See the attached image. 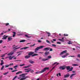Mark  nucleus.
I'll use <instances>...</instances> for the list:
<instances>
[{
	"label": "nucleus",
	"mask_w": 80,
	"mask_h": 80,
	"mask_svg": "<svg viewBox=\"0 0 80 80\" xmlns=\"http://www.w3.org/2000/svg\"><path fill=\"white\" fill-rule=\"evenodd\" d=\"M49 69V68L48 67H47L45 68H44L43 70H42L41 71L38 72H36V74H39V73H43V72H45L46 70H48Z\"/></svg>",
	"instance_id": "obj_1"
},
{
	"label": "nucleus",
	"mask_w": 80,
	"mask_h": 80,
	"mask_svg": "<svg viewBox=\"0 0 80 80\" xmlns=\"http://www.w3.org/2000/svg\"><path fill=\"white\" fill-rule=\"evenodd\" d=\"M45 47L44 46H42L38 47H37L36 48H35L34 52L35 53H37V51L39 49H41V48H43Z\"/></svg>",
	"instance_id": "obj_2"
},
{
	"label": "nucleus",
	"mask_w": 80,
	"mask_h": 80,
	"mask_svg": "<svg viewBox=\"0 0 80 80\" xmlns=\"http://www.w3.org/2000/svg\"><path fill=\"white\" fill-rule=\"evenodd\" d=\"M22 76V78H21L20 80H26L27 78H29V76H26H26L25 75H22L21 76Z\"/></svg>",
	"instance_id": "obj_3"
},
{
	"label": "nucleus",
	"mask_w": 80,
	"mask_h": 80,
	"mask_svg": "<svg viewBox=\"0 0 80 80\" xmlns=\"http://www.w3.org/2000/svg\"><path fill=\"white\" fill-rule=\"evenodd\" d=\"M59 69L60 70H65L66 68V66H62L60 67L59 68Z\"/></svg>",
	"instance_id": "obj_4"
},
{
	"label": "nucleus",
	"mask_w": 80,
	"mask_h": 80,
	"mask_svg": "<svg viewBox=\"0 0 80 80\" xmlns=\"http://www.w3.org/2000/svg\"><path fill=\"white\" fill-rule=\"evenodd\" d=\"M24 70L26 71H25V72L28 73L29 72H30V71L32 70V69H31L30 68H29L25 69ZM26 70H27V71H26Z\"/></svg>",
	"instance_id": "obj_5"
},
{
	"label": "nucleus",
	"mask_w": 80,
	"mask_h": 80,
	"mask_svg": "<svg viewBox=\"0 0 80 80\" xmlns=\"http://www.w3.org/2000/svg\"><path fill=\"white\" fill-rule=\"evenodd\" d=\"M70 74L68 73L64 76V78H68L70 77Z\"/></svg>",
	"instance_id": "obj_6"
},
{
	"label": "nucleus",
	"mask_w": 80,
	"mask_h": 80,
	"mask_svg": "<svg viewBox=\"0 0 80 80\" xmlns=\"http://www.w3.org/2000/svg\"><path fill=\"white\" fill-rule=\"evenodd\" d=\"M8 36H6L5 35H4L3 36V37L2 39V40H6V39H7V38H8Z\"/></svg>",
	"instance_id": "obj_7"
},
{
	"label": "nucleus",
	"mask_w": 80,
	"mask_h": 80,
	"mask_svg": "<svg viewBox=\"0 0 80 80\" xmlns=\"http://www.w3.org/2000/svg\"><path fill=\"white\" fill-rule=\"evenodd\" d=\"M67 51L66 50L60 53V55H63L64 53H67Z\"/></svg>",
	"instance_id": "obj_8"
},
{
	"label": "nucleus",
	"mask_w": 80,
	"mask_h": 80,
	"mask_svg": "<svg viewBox=\"0 0 80 80\" xmlns=\"http://www.w3.org/2000/svg\"><path fill=\"white\" fill-rule=\"evenodd\" d=\"M50 50V48H44L43 49V50L44 51H48Z\"/></svg>",
	"instance_id": "obj_9"
},
{
	"label": "nucleus",
	"mask_w": 80,
	"mask_h": 80,
	"mask_svg": "<svg viewBox=\"0 0 80 80\" xmlns=\"http://www.w3.org/2000/svg\"><path fill=\"white\" fill-rule=\"evenodd\" d=\"M14 53V52H11L9 53H8L7 54L8 56H10V55H12Z\"/></svg>",
	"instance_id": "obj_10"
},
{
	"label": "nucleus",
	"mask_w": 80,
	"mask_h": 80,
	"mask_svg": "<svg viewBox=\"0 0 80 80\" xmlns=\"http://www.w3.org/2000/svg\"><path fill=\"white\" fill-rule=\"evenodd\" d=\"M63 39H64V38H62V39H58V40H59V41H61V42H64V40Z\"/></svg>",
	"instance_id": "obj_11"
},
{
	"label": "nucleus",
	"mask_w": 80,
	"mask_h": 80,
	"mask_svg": "<svg viewBox=\"0 0 80 80\" xmlns=\"http://www.w3.org/2000/svg\"><path fill=\"white\" fill-rule=\"evenodd\" d=\"M74 75H76V73H74V74H72L70 76V78H71V79H72L73 78H72V77H73Z\"/></svg>",
	"instance_id": "obj_12"
},
{
	"label": "nucleus",
	"mask_w": 80,
	"mask_h": 80,
	"mask_svg": "<svg viewBox=\"0 0 80 80\" xmlns=\"http://www.w3.org/2000/svg\"><path fill=\"white\" fill-rule=\"evenodd\" d=\"M27 48H29V47H25L21 48V50H26Z\"/></svg>",
	"instance_id": "obj_13"
},
{
	"label": "nucleus",
	"mask_w": 80,
	"mask_h": 80,
	"mask_svg": "<svg viewBox=\"0 0 80 80\" xmlns=\"http://www.w3.org/2000/svg\"><path fill=\"white\" fill-rule=\"evenodd\" d=\"M25 58L26 59H28V58H30V56H29L28 55H26L25 56Z\"/></svg>",
	"instance_id": "obj_14"
},
{
	"label": "nucleus",
	"mask_w": 80,
	"mask_h": 80,
	"mask_svg": "<svg viewBox=\"0 0 80 80\" xmlns=\"http://www.w3.org/2000/svg\"><path fill=\"white\" fill-rule=\"evenodd\" d=\"M34 53H35V52H31L29 53L28 55L29 56H30V55H32V54H33Z\"/></svg>",
	"instance_id": "obj_15"
},
{
	"label": "nucleus",
	"mask_w": 80,
	"mask_h": 80,
	"mask_svg": "<svg viewBox=\"0 0 80 80\" xmlns=\"http://www.w3.org/2000/svg\"><path fill=\"white\" fill-rule=\"evenodd\" d=\"M49 53L50 52H49L46 51L45 52L44 55H48V54H49Z\"/></svg>",
	"instance_id": "obj_16"
},
{
	"label": "nucleus",
	"mask_w": 80,
	"mask_h": 80,
	"mask_svg": "<svg viewBox=\"0 0 80 80\" xmlns=\"http://www.w3.org/2000/svg\"><path fill=\"white\" fill-rule=\"evenodd\" d=\"M49 58H46L45 59V58H43L42 59V61H43V62H45V61H47V60H49Z\"/></svg>",
	"instance_id": "obj_17"
},
{
	"label": "nucleus",
	"mask_w": 80,
	"mask_h": 80,
	"mask_svg": "<svg viewBox=\"0 0 80 80\" xmlns=\"http://www.w3.org/2000/svg\"><path fill=\"white\" fill-rule=\"evenodd\" d=\"M29 62L30 63H31V64H33V63H35L34 61H32V60H29Z\"/></svg>",
	"instance_id": "obj_18"
},
{
	"label": "nucleus",
	"mask_w": 80,
	"mask_h": 80,
	"mask_svg": "<svg viewBox=\"0 0 80 80\" xmlns=\"http://www.w3.org/2000/svg\"><path fill=\"white\" fill-rule=\"evenodd\" d=\"M15 56H12V57L11 56H9V59L10 60H12V58H13V57H14Z\"/></svg>",
	"instance_id": "obj_19"
},
{
	"label": "nucleus",
	"mask_w": 80,
	"mask_h": 80,
	"mask_svg": "<svg viewBox=\"0 0 80 80\" xmlns=\"http://www.w3.org/2000/svg\"><path fill=\"white\" fill-rule=\"evenodd\" d=\"M12 33H13V34H12V37H15V35L16 34V32H12Z\"/></svg>",
	"instance_id": "obj_20"
},
{
	"label": "nucleus",
	"mask_w": 80,
	"mask_h": 80,
	"mask_svg": "<svg viewBox=\"0 0 80 80\" xmlns=\"http://www.w3.org/2000/svg\"><path fill=\"white\" fill-rule=\"evenodd\" d=\"M8 40L9 41H11L12 40V38L11 37H8Z\"/></svg>",
	"instance_id": "obj_21"
},
{
	"label": "nucleus",
	"mask_w": 80,
	"mask_h": 80,
	"mask_svg": "<svg viewBox=\"0 0 80 80\" xmlns=\"http://www.w3.org/2000/svg\"><path fill=\"white\" fill-rule=\"evenodd\" d=\"M30 66H31V65L30 64V65H28L27 66L24 67V68H29V67H30Z\"/></svg>",
	"instance_id": "obj_22"
},
{
	"label": "nucleus",
	"mask_w": 80,
	"mask_h": 80,
	"mask_svg": "<svg viewBox=\"0 0 80 80\" xmlns=\"http://www.w3.org/2000/svg\"><path fill=\"white\" fill-rule=\"evenodd\" d=\"M66 68L67 70H70V66L66 67Z\"/></svg>",
	"instance_id": "obj_23"
},
{
	"label": "nucleus",
	"mask_w": 80,
	"mask_h": 80,
	"mask_svg": "<svg viewBox=\"0 0 80 80\" xmlns=\"http://www.w3.org/2000/svg\"><path fill=\"white\" fill-rule=\"evenodd\" d=\"M38 55L37 53H35L33 55H32V57H34L35 56H38Z\"/></svg>",
	"instance_id": "obj_24"
},
{
	"label": "nucleus",
	"mask_w": 80,
	"mask_h": 80,
	"mask_svg": "<svg viewBox=\"0 0 80 80\" xmlns=\"http://www.w3.org/2000/svg\"><path fill=\"white\" fill-rule=\"evenodd\" d=\"M25 36L27 38H30L31 37V36H28V35L27 34H25Z\"/></svg>",
	"instance_id": "obj_25"
},
{
	"label": "nucleus",
	"mask_w": 80,
	"mask_h": 80,
	"mask_svg": "<svg viewBox=\"0 0 80 80\" xmlns=\"http://www.w3.org/2000/svg\"><path fill=\"white\" fill-rule=\"evenodd\" d=\"M20 73H22V72L21 71H19L18 72H17L16 73V75H18V74H20Z\"/></svg>",
	"instance_id": "obj_26"
},
{
	"label": "nucleus",
	"mask_w": 80,
	"mask_h": 80,
	"mask_svg": "<svg viewBox=\"0 0 80 80\" xmlns=\"http://www.w3.org/2000/svg\"><path fill=\"white\" fill-rule=\"evenodd\" d=\"M25 42V40H22L20 41V42Z\"/></svg>",
	"instance_id": "obj_27"
},
{
	"label": "nucleus",
	"mask_w": 80,
	"mask_h": 80,
	"mask_svg": "<svg viewBox=\"0 0 80 80\" xmlns=\"http://www.w3.org/2000/svg\"><path fill=\"white\" fill-rule=\"evenodd\" d=\"M27 73H23L22 74H21L19 75V77H22V76L23 75H27Z\"/></svg>",
	"instance_id": "obj_28"
},
{
	"label": "nucleus",
	"mask_w": 80,
	"mask_h": 80,
	"mask_svg": "<svg viewBox=\"0 0 80 80\" xmlns=\"http://www.w3.org/2000/svg\"><path fill=\"white\" fill-rule=\"evenodd\" d=\"M8 73H9V72H7L3 73V75H7V74H8Z\"/></svg>",
	"instance_id": "obj_29"
},
{
	"label": "nucleus",
	"mask_w": 80,
	"mask_h": 80,
	"mask_svg": "<svg viewBox=\"0 0 80 80\" xmlns=\"http://www.w3.org/2000/svg\"><path fill=\"white\" fill-rule=\"evenodd\" d=\"M4 67H5V66H4V65L2 66V68L1 69V70H3V68H4Z\"/></svg>",
	"instance_id": "obj_30"
},
{
	"label": "nucleus",
	"mask_w": 80,
	"mask_h": 80,
	"mask_svg": "<svg viewBox=\"0 0 80 80\" xmlns=\"http://www.w3.org/2000/svg\"><path fill=\"white\" fill-rule=\"evenodd\" d=\"M73 66L74 67H76L77 66H78V65L77 64H72Z\"/></svg>",
	"instance_id": "obj_31"
},
{
	"label": "nucleus",
	"mask_w": 80,
	"mask_h": 80,
	"mask_svg": "<svg viewBox=\"0 0 80 80\" xmlns=\"http://www.w3.org/2000/svg\"><path fill=\"white\" fill-rule=\"evenodd\" d=\"M5 54H3L2 56H1L0 57H2V58H3L5 57Z\"/></svg>",
	"instance_id": "obj_32"
},
{
	"label": "nucleus",
	"mask_w": 80,
	"mask_h": 80,
	"mask_svg": "<svg viewBox=\"0 0 80 80\" xmlns=\"http://www.w3.org/2000/svg\"><path fill=\"white\" fill-rule=\"evenodd\" d=\"M64 36L65 37H67V36H68V34H64Z\"/></svg>",
	"instance_id": "obj_33"
},
{
	"label": "nucleus",
	"mask_w": 80,
	"mask_h": 80,
	"mask_svg": "<svg viewBox=\"0 0 80 80\" xmlns=\"http://www.w3.org/2000/svg\"><path fill=\"white\" fill-rule=\"evenodd\" d=\"M18 67V65H16L15 66H14L13 68H17V67Z\"/></svg>",
	"instance_id": "obj_34"
},
{
	"label": "nucleus",
	"mask_w": 80,
	"mask_h": 80,
	"mask_svg": "<svg viewBox=\"0 0 80 80\" xmlns=\"http://www.w3.org/2000/svg\"><path fill=\"white\" fill-rule=\"evenodd\" d=\"M4 64V62H1V64H0V65L1 66H2V65H3Z\"/></svg>",
	"instance_id": "obj_35"
},
{
	"label": "nucleus",
	"mask_w": 80,
	"mask_h": 80,
	"mask_svg": "<svg viewBox=\"0 0 80 80\" xmlns=\"http://www.w3.org/2000/svg\"><path fill=\"white\" fill-rule=\"evenodd\" d=\"M48 58H52V56L51 55L49 56L48 57Z\"/></svg>",
	"instance_id": "obj_36"
},
{
	"label": "nucleus",
	"mask_w": 80,
	"mask_h": 80,
	"mask_svg": "<svg viewBox=\"0 0 80 80\" xmlns=\"http://www.w3.org/2000/svg\"><path fill=\"white\" fill-rule=\"evenodd\" d=\"M46 42H47V43H50H50H51L50 42V41H48V40H46Z\"/></svg>",
	"instance_id": "obj_37"
},
{
	"label": "nucleus",
	"mask_w": 80,
	"mask_h": 80,
	"mask_svg": "<svg viewBox=\"0 0 80 80\" xmlns=\"http://www.w3.org/2000/svg\"><path fill=\"white\" fill-rule=\"evenodd\" d=\"M17 77V76H16L15 77L13 78V79H12V80H15V78H16Z\"/></svg>",
	"instance_id": "obj_38"
},
{
	"label": "nucleus",
	"mask_w": 80,
	"mask_h": 80,
	"mask_svg": "<svg viewBox=\"0 0 80 80\" xmlns=\"http://www.w3.org/2000/svg\"><path fill=\"white\" fill-rule=\"evenodd\" d=\"M68 57H73V58H75V56H68Z\"/></svg>",
	"instance_id": "obj_39"
},
{
	"label": "nucleus",
	"mask_w": 80,
	"mask_h": 80,
	"mask_svg": "<svg viewBox=\"0 0 80 80\" xmlns=\"http://www.w3.org/2000/svg\"><path fill=\"white\" fill-rule=\"evenodd\" d=\"M12 48H15V45H14L13 46H12Z\"/></svg>",
	"instance_id": "obj_40"
},
{
	"label": "nucleus",
	"mask_w": 80,
	"mask_h": 80,
	"mask_svg": "<svg viewBox=\"0 0 80 80\" xmlns=\"http://www.w3.org/2000/svg\"><path fill=\"white\" fill-rule=\"evenodd\" d=\"M25 65V64H21L19 65V66H20V67H22V66H24Z\"/></svg>",
	"instance_id": "obj_41"
},
{
	"label": "nucleus",
	"mask_w": 80,
	"mask_h": 80,
	"mask_svg": "<svg viewBox=\"0 0 80 80\" xmlns=\"http://www.w3.org/2000/svg\"><path fill=\"white\" fill-rule=\"evenodd\" d=\"M62 58H65V57H66V56L65 55H64L63 56H62Z\"/></svg>",
	"instance_id": "obj_42"
},
{
	"label": "nucleus",
	"mask_w": 80,
	"mask_h": 80,
	"mask_svg": "<svg viewBox=\"0 0 80 80\" xmlns=\"http://www.w3.org/2000/svg\"><path fill=\"white\" fill-rule=\"evenodd\" d=\"M72 70H73V67H72L70 68L69 71H72Z\"/></svg>",
	"instance_id": "obj_43"
},
{
	"label": "nucleus",
	"mask_w": 80,
	"mask_h": 80,
	"mask_svg": "<svg viewBox=\"0 0 80 80\" xmlns=\"http://www.w3.org/2000/svg\"><path fill=\"white\" fill-rule=\"evenodd\" d=\"M9 65L10 66H11L12 65H13V63H11Z\"/></svg>",
	"instance_id": "obj_44"
},
{
	"label": "nucleus",
	"mask_w": 80,
	"mask_h": 80,
	"mask_svg": "<svg viewBox=\"0 0 80 80\" xmlns=\"http://www.w3.org/2000/svg\"><path fill=\"white\" fill-rule=\"evenodd\" d=\"M6 26H8V25H9V23H7L5 24Z\"/></svg>",
	"instance_id": "obj_45"
},
{
	"label": "nucleus",
	"mask_w": 80,
	"mask_h": 80,
	"mask_svg": "<svg viewBox=\"0 0 80 80\" xmlns=\"http://www.w3.org/2000/svg\"><path fill=\"white\" fill-rule=\"evenodd\" d=\"M30 72H31L32 73H33V72H34V71L33 70H31Z\"/></svg>",
	"instance_id": "obj_46"
},
{
	"label": "nucleus",
	"mask_w": 80,
	"mask_h": 80,
	"mask_svg": "<svg viewBox=\"0 0 80 80\" xmlns=\"http://www.w3.org/2000/svg\"><path fill=\"white\" fill-rule=\"evenodd\" d=\"M17 70H14L12 71V72H17Z\"/></svg>",
	"instance_id": "obj_47"
},
{
	"label": "nucleus",
	"mask_w": 80,
	"mask_h": 80,
	"mask_svg": "<svg viewBox=\"0 0 80 80\" xmlns=\"http://www.w3.org/2000/svg\"><path fill=\"white\" fill-rule=\"evenodd\" d=\"M9 67V65H5V68H7V67Z\"/></svg>",
	"instance_id": "obj_48"
},
{
	"label": "nucleus",
	"mask_w": 80,
	"mask_h": 80,
	"mask_svg": "<svg viewBox=\"0 0 80 80\" xmlns=\"http://www.w3.org/2000/svg\"><path fill=\"white\" fill-rule=\"evenodd\" d=\"M77 57H78L79 58H80V54H78Z\"/></svg>",
	"instance_id": "obj_49"
},
{
	"label": "nucleus",
	"mask_w": 80,
	"mask_h": 80,
	"mask_svg": "<svg viewBox=\"0 0 80 80\" xmlns=\"http://www.w3.org/2000/svg\"><path fill=\"white\" fill-rule=\"evenodd\" d=\"M52 45L53 47H57V46H56V45L55 44H52Z\"/></svg>",
	"instance_id": "obj_50"
},
{
	"label": "nucleus",
	"mask_w": 80,
	"mask_h": 80,
	"mask_svg": "<svg viewBox=\"0 0 80 80\" xmlns=\"http://www.w3.org/2000/svg\"><path fill=\"white\" fill-rule=\"evenodd\" d=\"M77 48V49H79L80 48V47H78V46H77L76 47Z\"/></svg>",
	"instance_id": "obj_51"
},
{
	"label": "nucleus",
	"mask_w": 80,
	"mask_h": 80,
	"mask_svg": "<svg viewBox=\"0 0 80 80\" xmlns=\"http://www.w3.org/2000/svg\"><path fill=\"white\" fill-rule=\"evenodd\" d=\"M46 32L48 34H49V35H51V34L50 33V32H47L46 31Z\"/></svg>",
	"instance_id": "obj_52"
},
{
	"label": "nucleus",
	"mask_w": 80,
	"mask_h": 80,
	"mask_svg": "<svg viewBox=\"0 0 80 80\" xmlns=\"http://www.w3.org/2000/svg\"><path fill=\"white\" fill-rule=\"evenodd\" d=\"M3 42V40H0V43H2Z\"/></svg>",
	"instance_id": "obj_53"
},
{
	"label": "nucleus",
	"mask_w": 80,
	"mask_h": 80,
	"mask_svg": "<svg viewBox=\"0 0 80 80\" xmlns=\"http://www.w3.org/2000/svg\"><path fill=\"white\" fill-rule=\"evenodd\" d=\"M69 55V53H66V57H67V56L68 55Z\"/></svg>",
	"instance_id": "obj_54"
},
{
	"label": "nucleus",
	"mask_w": 80,
	"mask_h": 80,
	"mask_svg": "<svg viewBox=\"0 0 80 80\" xmlns=\"http://www.w3.org/2000/svg\"><path fill=\"white\" fill-rule=\"evenodd\" d=\"M57 43L58 44H61V42H57Z\"/></svg>",
	"instance_id": "obj_55"
},
{
	"label": "nucleus",
	"mask_w": 80,
	"mask_h": 80,
	"mask_svg": "<svg viewBox=\"0 0 80 80\" xmlns=\"http://www.w3.org/2000/svg\"><path fill=\"white\" fill-rule=\"evenodd\" d=\"M58 75H59V76H60V77L61 76V74L60 73H59L58 74Z\"/></svg>",
	"instance_id": "obj_56"
},
{
	"label": "nucleus",
	"mask_w": 80,
	"mask_h": 80,
	"mask_svg": "<svg viewBox=\"0 0 80 80\" xmlns=\"http://www.w3.org/2000/svg\"><path fill=\"white\" fill-rule=\"evenodd\" d=\"M9 70H13V68H9Z\"/></svg>",
	"instance_id": "obj_57"
},
{
	"label": "nucleus",
	"mask_w": 80,
	"mask_h": 80,
	"mask_svg": "<svg viewBox=\"0 0 80 80\" xmlns=\"http://www.w3.org/2000/svg\"><path fill=\"white\" fill-rule=\"evenodd\" d=\"M55 66H54V67H53L52 68V69L51 70V71H52V70H53V69L54 68H55Z\"/></svg>",
	"instance_id": "obj_58"
},
{
	"label": "nucleus",
	"mask_w": 80,
	"mask_h": 80,
	"mask_svg": "<svg viewBox=\"0 0 80 80\" xmlns=\"http://www.w3.org/2000/svg\"><path fill=\"white\" fill-rule=\"evenodd\" d=\"M50 51H53V49L52 48H51L49 50Z\"/></svg>",
	"instance_id": "obj_59"
},
{
	"label": "nucleus",
	"mask_w": 80,
	"mask_h": 80,
	"mask_svg": "<svg viewBox=\"0 0 80 80\" xmlns=\"http://www.w3.org/2000/svg\"><path fill=\"white\" fill-rule=\"evenodd\" d=\"M38 42H39V43H40V42H42V41L38 40Z\"/></svg>",
	"instance_id": "obj_60"
},
{
	"label": "nucleus",
	"mask_w": 80,
	"mask_h": 80,
	"mask_svg": "<svg viewBox=\"0 0 80 80\" xmlns=\"http://www.w3.org/2000/svg\"><path fill=\"white\" fill-rule=\"evenodd\" d=\"M72 72L73 73H75V71H72Z\"/></svg>",
	"instance_id": "obj_61"
},
{
	"label": "nucleus",
	"mask_w": 80,
	"mask_h": 80,
	"mask_svg": "<svg viewBox=\"0 0 80 80\" xmlns=\"http://www.w3.org/2000/svg\"><path fill=\"white\" fill-rule=\"evenodd\" d=\"M13 59L16 60L17 59V57L13 58Z\"/></svg>",
	"instance_id": "obj_62"
},
{
	"label": "nucleus",
	"mask_w": 80,
	"mask_h": 80,
	"mask_svg": "<svg viewBox=\"0 0 80 80\" xmlns=\"http://www.w3.org/2000/svg\"><path fill=\"white\" fill-rule=\"evenodd\" d=\"M20 47H19L18 48H16V49H19V48H20Z\"/></svg>",
	"instance_id": "obj_63"
},
{
	"label": "nucleus",
	"mask_w": 80,
	"mask_h": 80,
	"mask_svg": "<svg viewBox=\"0 0 80 80\" xmlns=\"http://www.w3.org/2000/svg\"><path fill=\"white\" fill-rule=\"evenodd\" d=\"M53 40L54 41V42H55L56 41V39H53Z\"/></svg>",
	"instance_id": "obj_64"
}]
</instances>
